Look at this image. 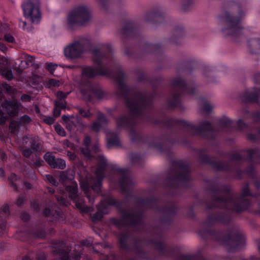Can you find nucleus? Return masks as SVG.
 I'll return each instance as SVG.
<instances>
[{
    "label": "nucleus",
    "instance_id": "37",
    "mask_svg": "<svg viewBox=\"0 0 260 260\" xmlns=\"http://www.w3.org/2000/svg\"><path fill=\"white\" fill-rule=\"evenodd\" d=\"M90 142H91L90 138L88 136L85 137V138L84 140V141H83V145L86 147H87L90 145Z\"/></svg>",
    "mask_w": 260,
    "mask_h": 260
},
{
    "label": "nucleus",
    "instance_id": "26",
    "mask_svg": "<svg viewBox=\"0 0 260 260\" xmlns=\"http://www.w3.org/2000/svg\"><path fill=\"white\" fill-rule=\"evenodd\" d=\"M55 129L56 133L60 136L63 137L66 135V132L64 129L59 124H56L55 125Z\"/></svg>",
    "mask_w": 260,
    "mask_h": 260
},
{
    "label": "nucleus",
    "instance_id": "21",
    "mask_svg": "<svg viewBox=\"0 0 260 260\" xmlns=\"http://www.w3.org/2000/svg\"><path fill=\"white\" fill-rule=\"evenodd\" d=\"M259 94H260V91L253 92L247 94L246 97L248 101L254 102L257 100Z\"/></svg>",
    "mask_w": 260,
    "mask_h": 260
},
{
    "label": "nucleus",
    "instance_id": "60",
    "mask_svg": "<svg viewBox=\"0 0 260 260\" xmlns=\"http://www.w3.org/2000/svg\"><path fill=\"white\" fill-rule=\"evenodd\" d=\"M248 138L249 140H252L254 139V136H253L252 135H249L248 137Z\"/></svg>",
    "mask_w": 260,
    "mask_h": 260
},
{
    "label": "nucleus",
    "instance_id": "38",
    "mask_svg": "<svg viewBox=\"0 0 260 260\" xmlns=\"http://www.w3.org/2000/svg\"><path fill=\"white\" fill-rule=\"evenodd\" d=\"M23 154L25 157H28L32 153V151L29 148H26L23 150Z\"/></svg>",
    "mask_w": 260,
    "mask_h": 260
},
{
    "label": "nucleus",
    "instance_id": "16",
    "mask_svg": "<svg viewBox=\"0 0 260 260\" xmlns=\"http://www.w3.org/2000/svg\"><path fill=\"white\" fill-rule=\"evenodd\" d=\"M139 219V217L137 214L125 213L123 215V220H128L132 222H137Z\"/></svg>",
    "mask_w": 260,
    "mask_h": 260
},
{
    "label": "nucleus",
    "instance_id": "28",
    "mask_svg": "<svg viewBox=\"0 0 260 260\" xmlns=\"http://www.w3.org/2000/svg\"><path fill=\"white\" fill-rule=\"evenodd\" d=\"M57 66L58 65L56 63H49L46 64V69L50 73H53Z\"/></svg>",
    "mask_w": 260,
    "mask_h": 260
},
{
    "label": "nucleus",
    "instance_id": "20",
    "mask_svg": "<svg viewBox=\"0 0 260 260\" xmlns=\"http://www.w3.org/2000/svg\"><path fill=\"white\" fill-rule=\"evenodd\" d=\"M53 168L63 169L66 167L65 161L61 158H55Z\"/></svg>",
    "mask_w": 260,
    "mask_h": 260
},
{
    "label": "nucleus",
    "instance_id": "56",
    "mask_svg": "<svg viewBox=\"0 0 260 260\" xmlns=\"http://www.w3.org/2000/svg\"><path fill=\"white\" fill-rule=\"evenodd\" d=\"M23 202V199L22 198L19 199L17 201V204L18 205H20Z\"/></svg>",
    "mask_w": 260,
    "mask_h": 260
},
{
    "label": "nucleus",
    "instance_id": "30",
    "mask_svg": "<svg viewBox=\"0 0 260 260\" xmlns=\"http://www.w3.org/2000/svg\"><path fill=\"white\" fill-rule=\"evenodd\" d=\"M123 78V73L122 72L120 71L118 74L116 76L115 79L120 84L122 88H124V86L121 84L122 79Z\"/></svg>",
    "mask_w": 260,
    "mask_h": 260
},
{
    "label": "nucleus",
    "instance_id": "23",
    "mask_svg": "<svg viewBox=\"0 0 260 260\" xmlns=\"http://www.w3.org/2000/svg\"><path fill=\"white\" fill-rule=\"evenodd\" d=\"M19 177L15 174H11L9 177V180L12 185L14 186L15 189L17 188V184L15 182L17 181L19 179Z\"/></svg>",
    "mask_w": 260,
    "mask_h": 260
},
{
    "label": "nucleus",
    "instance_id": "7",
    "mask_svg": "<svg viewBox=\"0 0 260 260\" xmlns=\"http://www.w3.org/2000/svg\"><path fill=\"white\" fill-rule=\"evenodd\" d=\"M116 201L112 197H108L101 202L98 207V212L93 214L92 220L95 222L102 219L104 214H108L111 205H115Z\"/></svg>",
    "mask_w": 260,
    "mask_h": 260
},
{
    "label": "nucleus",
    "instance_id": "11",
    "mask_svg": "<svg viewBox=\"0 0 260 260\" xmlns=\"http://www.w3.org/2000/svg\"><path fill=\"white\" fill-rule=\"evenodd\" d=\"M223 18L228 25V28L231 30L232 35L240 32L241 27L240 25L239 19L234 18L228 12H225Z\"/></svg>",
    "mask_w": 260,
    "mask_h": 260
},
{
    "label": "nucleus",
    "instance_id": "8",
    "mask_svg": "<svg viewBox=\"0 0 260 260\" xmlns=\"http://www.w3.org/2000/svg\"><path fill=\"white\" fill-rule=\"evenodd\" d=\"M84 51V44L79 42L75 41L64 48V53L67 57L76 58L81 56Z\"/></svg>",
    "mask_w": 260,
    "mask_h": 260
},
{
    "label": "nucleus",
    "instance_id": "15",
    "mask_svg": "<svg viewBox=\"0 0 260 260\" xmlns=\"http://www.w3.org/2000/svg\"><path fill=\"white\" fill-rule=\"evenodd\" d=\"M60 180L62 182H64L67 180H72L74 178V173L71 172H62L59 175Z\"/></svg>",
    "mask_w": 260,
    "mask_h": 260
},
{
    "label": "nucleus",
    "instance_id": "33",
    "mask_svg": "<svg viewBox=\"0 0 260 260\" xmlns=\"http://www.w3.org/2000/svg\"><path fill=\"white\" fill-rule=\"evenodd\" d=\"M4 39L7 42L9 43H13L15 42L14 38L9 34H6L4 36Z\"/></svg>",
    "mask_w": 260,
    "mask_h": 260
},
{
    "label": "nucleus",
    "instance_id": "10",
    "mask_svg": "<svg viewBox=\"0 0 260 260\" xmlns=\"http://www.w3.org/2000/svg\"><path fill=\"white\" fill-rule=\"evenodd\" d=\"M0 104L3 110L11 117L15 116L20 110L21 104L16 101L5 100Z\"/></svg>",
    "mask_w": 260,
    "mask_h": 260
},
{
    "label": "nucleus",
    "instance_id": "47",
    "mask_svg": "<svg viewBox=\"0 0 260 260\" xmlns=\"http://www.w3.org/2000/svg\"><path fill=\"white\" fill-rule=\"evenodd\" d=\"M245 124L242 120H239L238 122V126L240 129H242L244 127Z\"/></svg>",
    "mask_w": 260,
    "mask_h": 260
},
{
    "label": "nucleus",
    "instance_id": "34",
    "mask_svg": "<svg viewBox=\"0 0 260 260\" xmlns=\"http://www.w3.org/2000/svg\"><path fill=\"white\" fill-rule=\"evenodd\" d=\"M79 112L80 114L83 117H87L89 116V112L88 110H85L82 108H79Z\"/></svg>",
    "mask_w": 260,
    "mask_h": 260
},
{
    "label": "nucleus",
    "instance_id": "31",
    "mask_svg": "<svg viewBox=\"0 0 260 260\" xmlns=\"http://www.w3.org/2000/svg\"><path fill=\"white\" fill-rule=\"evenodd\" d=\"M46 179L52 185H56L57 183L56 181L54 178L51 175H47L46 176Z\"/></svg>",
    "mask_w": 260,
    "mask_h": 260
},
{
    "label": "nucleus",
    "instance_id": "3",
    "mask_svg": "<svg viewBox=\"0 0 260 260\" xmlns=\"http://www.w3.org/2000/svg\"><path fill=\"white\" fill-rule=\"evenodd\" d=\"M89 8L85 5H79L74 7L69 13L67 22L69 27L75 25H84L91 20Z\"/></svg>",
    "mask_w": 260,
    "mask_h": 260
},
{
    "label": "nucleus",
    "instance_id": "36",
    "mask_svg": "<svg viewBox=\"0 0 260 260\" xmlns=\"http://www.w3.org/2000/svg\"><path fill=\"white\" fill-rule=\"evenodd\" d=\"M42 160L37 155H36V158L34 162V165L35 167H40L42 165Z\"/></svg>",
    "mask_w": 260,
    "mask_h": 260
},
{
    "label": "nucleus",
    "instance_id": "45",
    "mask_svg": "<svg viewBox=\"0 0 260 260\" xmlns=\"http://www.w3.org/2000/svg\"><path fill=\"white\" fill-rule=\"evenodd\" d=\"M31 147L33 148V149L34 150H40L41 149V147H40V146L39 145V144L37 143V144H32L31 145Z\"/></svg>",
    "mask_w": 260,
    "mask_h": 260
},
{
    "label": "nucleus",
    "instance_id": "59",
    "mask_svg": "<svg viewBox=\"0 0 260 260\" xmlns=\"http://www.w3.org/2000/svg\"><path fill=\"white\" fill-rule=\"evenodd\" d=\"M234 210H235L237 212H240V211H243L244 210V208L238 209V208H237L236 207H235Z\"/></svg>",
    "mask_w": 260,
    "mask_h": 260
},
{
    "label": "nucleus",
    "instance_id": "43",
    "mask_svg": "<svg viewBox=\"0 0 260 260\" xmlns=\"http://www.w3.org/2000/svg\"><path fill=\"white\" fill-rule=\"evenodd\" d=\"M67 94H68V93L67 94H65L63 92L60 91V92H58L57 93V96L58 98L62 99V98H64L66 97Z\"/></svg>",
    "mask_w": 260,
    "mask_h": 260
},
{
    "label": "nucleus",
    "instance_id": "42",
    "mask_svg": "<svg viewBox=\"0 0 260 260\" xmlns=\"http://www.w3.org/2000/svg\"><path fill=\"white\" fill-rule=\"evenodd\" d=\"M212 109V107L207 103H205L203 108V111L206 112L210 111Z\"/></svg>",
    "mask_w": 260,
    "mask_h": 260
},
{
    "label": "nucleus",
    "instance_id": "17",
    "mask_svg": "<svg viewBox=\"0 0 260 260\" xmlns=\"http://www.w3.org/2000/svg\"><path fill=\"white\" fill-rule=\"evenodd\" d=\"M44 158L46 161L53 168L55 160V157L50 152H47L44 156Z\"/></svg>",
    "mask_w": 260,
    "mask_h": 260
},
{
    "label": "nucleus",
    "instance_id": "12",
    "mask_svg": "<svg viewBox=\"0 0 260 260\" xmlns=\"http://www.w3.org/2000/svg\"><path fill=\"white\" fill-rule=\"evenodd\" d=\"M118 175L120 176L119 184L121 189L124 191L131 188L133 183L132 179L128 177L127 172L125 170H120L118 171Z\"/></svg>",
    "mask_w": 260,
    "mask_h": 260
},
{
    "label": "nucleus",
    "instance_id": "54",
    "mask_svg": "<svg viewBox=\"0 0 260 260\" xmlns=\"http://www.w3.org/2000/svg\"><path fill=\"white\" fill-rule=\"evenodd\" d=\"M243 192L245 196L249 193V190L247 186L243 189Z\"/></svg>",
    "mask_w": 260,
    "mask_h": 260
},
{
    "label": "nucleus",
    "instance_id": "46",
    "mask_svg": "<svg viewBox=\"0 0 260 260\" xmlns=\"http://www.w3.org/2000/svg\"><path fill=\"white\" fill-rule=\"evenodd\" d=\"M20 25L24 30H26L27 31L29 30V28L26 27V22L25 21H22Z\"/></svg>",
    "mask_w": 260,
    "mask_h": 260
},
{
    "label": "nucleus",
    "instance_id": "18",
    "mask_svg": "<svg viewBox=\"0 0 260 260\" xmlns=\"http://www.w3.org/2000/svg\"><path fill=\"white\" fill-rule=\"evenodd\" d=\"M60 84L61 82L59 80L54 79H50L46 81L45 86L48 88H52L58 87Z\"/></svg>",
    "mask_w": 260,
    "mask_h": 260
},
{
    "label": "nucleus",
    "instance_id": "35",
    "mask_svg": "<svg viewBox=\"0 0 260 260\" xmlns=\"http://www.w3.org/2000/svg\"><path fill=\"white\" fill-rule=\"evenodd\" d=\"M43 121L46 124H49V125H51L52 123H53V122L54 121V119L52 117H45L43 119Z\"/></svg>",
    "mask_w": 260,
    "mask_h": 260
},
{
    "label": "nucleus",
    "instance_id": "40",
    "mask_svg": "<svg viewBox=\"0 0 260 260\" xmlns=\"http://www.w3.org/2000/svg\"><path fill=\"white\" fill-rule=\"evenodd\" d=\"M248 152L250 155V156H254L255 154H258L259 151L257 149L253 150V149H249L248 150Z\"/></svg>",
    "mask_w": 260,
    "mask_h": 260
},
{
    "label": "nucleus",
    "instance_id": "19",
    "mask_svg": "<svg viewBox=\"0 0 260 260\" xmlns=\"http://www.w3.org/2000/svg\"><path fill=\"white\" fill-rule=\"evenodd\" d=\"M129 123V118L125 116H122L117 120V124L119 127L126 125Z\"/></svg>",
    "mask_w": 260,
    "mask_h": 260
},
{
    "label": "nucleus",
    "instance_id": "2",
    "mask_svg": "<svg viewBox=\"0 0 260 260\" xmlns=\"http://www.w3.org/2000/svg\"><path fill=\"white\" fill-rule=\"evenodd\" d=\"M98 168L95 170L96 179H93L90 175L84 173V174H79V182L81 189L84 192L89 201L92 203L93 201L91 200L88 193L93 190L99 193L101 191L102 181L105 176L106 172L105 167L107 165V160L104 156L100 153L97 155Z\"/></svg>",
    "mask_w": 260,
    "mask_h": 260
},
{
    "label": "nucleus",
    "instance_id": "24",
    "mask_svg": "<svg viewBox=\"0 0 260 260\" xmlns=\"http://www.w3.org/2000/svg\"><path fill=\"white\" fill-rule=\"evenodd\" d=\"M20 123L17 121H13L10 124V128L11 133H15L19 129Z\"/></svg>",
    "mask_w": 260,
    "mask_h": 260
},
{
    "label": "nucleus",
    "instance_id": "13",
    "mask_svg": "<svg viewBox=\"0 0 260 260\" xmlns=\"http://www.w3.org/2000/svg\"><path fill=\"white\" fill-rule=\"evenodd\" d=\"M62 119L66 124L67 128L70 131L73 129V126H76L80 123V119L78 117H74L73 115H63Z\"/></svg>",
    "mask_w": 260,
    "mask_h": 260
},
{
    "label": "nucleus",
    "instance_id": "51",
    "mask_svg": "<svg viewBox=\"0 0 260 260\" xmlns=\"http://www.w3.org/2000/svg\"><path fill=\"white\" fill-rule=\"evenodd\" d=\"M73 259L74 260H79L80 258H81V254L80 253H78L74 255Z\"/></svg>",
    "mask_w": 260,
    "mask_h": 260
},
{
    "label": "nucleus",
    "instance_id": "53",
    "mask_svg": "<svg viewBox=\"0 0 260 260\" xmlns=\"http://www.w3.org/2000/svg\"><path fill=\"white\" fill-rule=\"evenodd\" d=\"M113 222L117 226H120L121 224H122V223H120V222L117 219H113Z\"/></svg>",
    "mask_w": 260,
    "mask_h": 260
},
{
    "label": "nucleus",
    "instance_id": "4",
    "mask_svg": "<svg viewBox=\"0 0 260 260\" xmlns=\"http://www.w3.org/2000/svg\"><path fill=\"white\" fill-rule=\"evenodd\" d=\"M40 0H28L22 5L24 17L33 24H38L41 19Z\"/></svg>",
    "mask_w": 260,
    "mask_h": 260
},
{
    "label": "nucleus",
    "instance_id": "6",
    "mask_svg": "<svg viewBox=\"0 0 260 260\" xmlns=\"http://www.w3.org/2000/svg\"><path fill=\"white\" fill-rule=\"evenodd\" d=\"M66 190L68 192L69 197L75 202L77 208L83 212H88L90 211V208L84 204L82 200L78 198L77 183L76 182H72L71 185L67 186Z\"/></svg>",
    "mask_w": 260,
    "mask_h": 260
},
{
    "label": "nucleus",
    "instance_id": "63",
    "mask_svg": "<svg viewBox=\"0 0 260 260\" xmlns=\"http://www.w3.org/2000/svg\"><path fill=\"white\" fill-rule=\"evenodd\" d=\"M204 125H205V126H204L205 127H206V126H210V124L208 122H205L204 123Z\"/></svg>",
    "mask_w": 260,
    "mask_h": 260
},
{
    "label": "nucleus",
    "instance_id": "29",
    "mask_svg": "<svg viewBox=\"0 0 260 260\" xmlns=\"http://www.w3.org/2000/svg\"><path fill=\"white\" fill-rule=\"evenodd\" d=\"M82 152L84 154V156L87 159H90L92 157L91 153L87 148H82Z\"/></svg>",
    "mask_w": 260,
    "mask_h": 260
},
{
    "label": "nucleus",
    "instance_id": "5",
    "mask_svg": "<svg viewBox=\"0 0 260 260\" xmlns=\"http://www.w3.org/2000/svg\"><path fill=\"white\" fill-rule=\"evenodd\" d=\"M108 123L106 118L102 114L98 115L97 120L93 122L90 126L91 130L98 132L104 130L106 134L107 145L108 147H111L119 144V139L117 134L105 130V126Z\"/></svg>",
    "mask_w": 260,
    "mask_h": 260
},
{
    "label": "nucleus",
    "instance_id": "52",
    "mask_svg": "<svg viewBox=\"0 0 260 260\" xmlns=\"http://www.w3.org/2000/svg\"><path fill=\"white\" fill-rule=\"evenodd\" d=\"M3 211L6 214L8 213L9 211L8 206H5L3 208Z\"/></svg>",
    "mask_w": 260,
    "mask_h": 260
},
{
    "label": "nucleus",
    "instance_id": "44",
    "mask_svg": "<svg viewBox=\"0 0 260 260\" xmlns=\"http://www.w3.org/2000/svg\"><path fill=\"white\" fill-rule=\"evenodd\" d=\"M93 244V243L91 242H89L87 240H86V241H83L82 242V245L83 246H87V247H88V246H91Z\"/></svg>",
    "mask_w": 260,
    "mask_h": 260
},
{
    "label": "nucleus",
    "instance_id": "22",
    "mask_svg": "<svg viewBox=\"0 0 260 260\" xmlns=\"http://www.w3.org/2000/svg\"><path fill=\"white\" fill-rule=\"evenodd\" d=\"M57 252L59 255H63L62 260H68L69 259V253L67 249H61L59 248L57 250Z\"/></svg>",
    "mask_w": 260,
    "mask_h": 260
},
{
    "label": "nucleus",
    "instance_id": "62",
    "mask_svg": "<svg viewBox=\"0 0 260 260\" xmlns=\"http://www.w3.org/2000/svg\"><path fill=\"white\" fill-rule=\"evenodd\" d=\"M48 192L51 194L53 193L54 192V190L52 188H49Z\"/></svg>",
    "mask_w": 260,
    "mask_h": 260
},
{
    "label": "nucleus",
    "instance_id": "25",
    "mask_svg": "<svg viewBox=\"0 0 260 260\" xmlns=\"http://www.w3.org/2000/svg\"><path fill=\"white\" fill-rule=\"evenodd\" d=\"M31 121V119L30 117L26 115H24L20 119L19 123L21 125H25L30 123Z\"/></svg>",
    "mask_w": 260,
    "mask_h": 260
},
{
    "label": "nucleus",
    "instance_id": "55",
    "mask_svg": "<svg viewBox=\"0 0 260 260\" xmlns=\"http://www.w3.org/2000/svg\"><path fill=\"white\" fill-rule=\"evenodd\" d=\"M0 50L2 51H5L7 50V48L5 45L0 43Z\"/></svg>",
    "mask_w": 260,
    "mask_h": 260
},
{
    "label": "nucleus",
    "instance_id": "64",
    "mask_svg": "<svg viewBox=\"0 0 260 260\" xmlns=\"http://www.w3.org/2000/svg\"><path fill=\"white\" fill-rule=\"evenodd\" d=\"M23 260H30V259L28 257H26L24 258L23 259Z\"/></svg>",
    "mask_w": 260,
    "mask_h": 260
},
{
    "label": "nucleus",
    "instance_id": "61",
    "mask_svg": "<svg viewBox=\"0 0 260 260\" xmlns=\"http://www.w3.org/2000/svg\"><path fill=\"white\" fill-rule=\"evenodd\" d=\"M25 187L27 189H29L30 188V184L28 183H25Z\"/></svg>",
    "mask_w": 260,
    "mask_h": 260
},
{
    "label": "nucleus",
    "instance_id": "39",
    "mask_svg": "<svg viewBox=\"0 0 260 260\" xmlns=\"http://www.w3.org/2000/svg\"><path fill=\"white\" fill-rule=\"evenodd\" d=\"M58 202L62 205L63 206H67L68 205V202H67V201L63 199L62 197H58L57 198Z\"/></svg>",
    "mask_w": 260,
    "mask_h": 260
},
{
    "label": "nucleus",
    "instance_id": "27",
    "mask_svg": "<svg viewBox=\"0 0 260 260\" xmlns=\"http://www.w3.org/2000/svg\"><path fill=\"white\" fill-rule=\"evenodd\" d=\"M8 119V115L4 113L1 109H0V124H4Z\"/></svg>",
    "mask_w": 260,
    "mask_h": 260
},
{
    "label": "nucleus",
    "instance_id": "50",
    "mask_svg": "<svg viewBox=\"0 0 260 260\" xmlns=\"http://www.w3.org/2000/svg\"><path fill=\"white\" fill-rule=\"evenodd\" d=\"M21 218L23 220L26 221L28 219L29 216L27 214L24 213L22 215Z\"/></svg>",
    "mask_w": 260,
    "mask_h": 260
},
{
    "label": "nucleus",
    "instance_id": "32",
    "mask_svg": "<svg viewBox=\"0 0 260 260\" xmlns=\"http://www.w3.org/2000/svg\"><path fill=\"white\" fill-rule=\"evenodd\" d=\"M60 112H61V107L59 105H58L56 103L55 107L54 109V115L56 117H58L60 115Z\"/></svg>",
    "mask_w": 260,
    "mask_h": 260
},
{
    "label": "nucleus",
    "instance_id": "1",
    "mask_svg": "<svg viewBox=\"0 0 260 260\" xmlns=\"http://www.w3.org/2000/svg\"><path fill=\"white\" fill-rule=\"evenodd\" d=\"M93 61L97 65V68L94 69L91 67H86L82 70V84L85 86V89L81 88V92L84 96L90 100L92 96H95L98 98H101L102 95V91L97 88L93 87L88 81L84 82L86 79H90L98 75L107 76L109 75V71L105 61L107 60V56L102 53L100 51L95 50L93 53Z\"/></svg>",
    "mask_w": 260,
    "mask_h": 260
},
{
    "label": "nucleus",
    "instance_id": "58",
    "mask_svg": "<svg viewBox=\"0 0 260 260\" xmlns=\"http://www.w3.org/2000/svg\"><path fill=\"white\" fill-rule=\"evenodd\" d=\"M0 157L1 159L4 160L6 158V155L5 153H2Z\"/></svg>",
    "mask_w": 260,
    "mask_h": 260
},
{
    "label": "nucleus",
    "instance_id": "57",
    "mask_svg": "<svg viewBox=\"0 0 260 260\" xmlns=\"http://www.w3.org/2000/svg\"><path fill=\"white\" fill-rule=\"evenodd\" d=\"M4 176V170L0 168V177H3Z\"/></svg>",
    "mask_w": 260,
    "mask_h": 260
},
{
    "label": "nucleus",
    "instance_id": "14",
    "mask_svg": "<svg viewBox=\"0 0 260 260\" xmlns=\"http://www.w3.org/2000/svg\"><path fill=\"white\" fill-rule=\"evenodd\" d=\"M7 62L0 61V75H3L7 80H10L14 78V75L11 69L7 67Z\"/></svg>",
    "mask_w": 260,
    "mask_h": 260
},
{
    "label": "nucleus",
    "instance_id": "49",
    "mask_svg": "<svg viewBox=\"0 0 260 260\" xmlns=\"http://www.w3.org/2000/svg\"><path fill=\"white\" fill-rule=\"evenodd\" d=\"M93 150L95 152H98L100 150V147L98 144L94 145L93 147Z\"/></svg>",
    "mask_w": 260,
    "mask_h": 260
},
{
    "label": "nucleus",
    "instance_id": "9",
    "mask_svg": "<svg viewBox=\"0 0 260 260\" xmlns=\"http://www.w3.org/2000/svg\"><path fill=\"white\" fill-rule=\"evenodd\" d=\"M145 104V99L143 96H137L131 100L126 101L127 108L132 115L138 114L142 109Z\"/></svg>",
    "mask_w": 260,
    "mask_h": 260
},
{
    "label": "nucleus",
    "instance_id": "48",
    "mask_svg": "<svg viewBox=\"0 0 260 260\" xmlns=\"http://www.w3.org/2000/svg\"><path fill=\"white\" fill-rule=\"evenodd\" d=\"M44 214L46 216H49L52 214V212L49 208H46L44 210Z\"/></svg>",
    "mask_w": 260,
    "mask_h": 260
},
{
    "label": "nucleus",
    "instance_id": "41",
    "mask_svg": "<svg viewBox=\"0 0 260 260\" xmlns=\"http://www.w3.org/2000/svg\"><path fill=\"white\" fill-rule=\"evenodd\" d=\"M22 101L26 102L30 100V96L28 94H23L21 96Z\"/></svg>",
    "mask_w": 260,
    "mask_h": 260
}]
</instances>
